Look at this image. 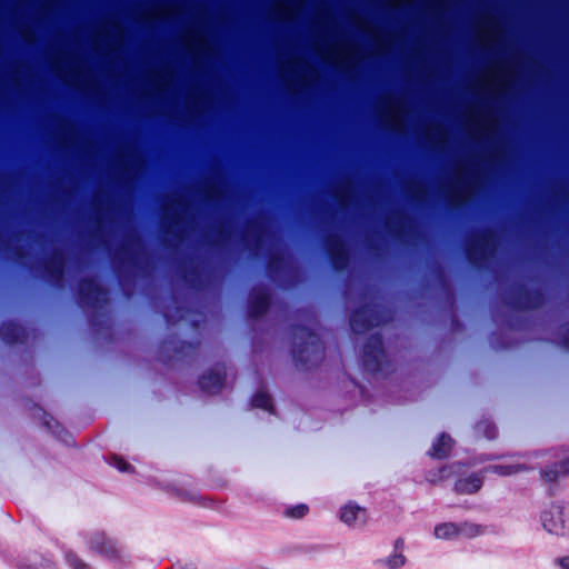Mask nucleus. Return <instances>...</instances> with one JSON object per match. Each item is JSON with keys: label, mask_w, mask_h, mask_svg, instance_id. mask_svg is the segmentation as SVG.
<instances>
[{"label": "nucleus", "mask_w": 569, "mask_h": 569, "mask_svg": "<svg viewBox=\"0 0 569 569\" xmlns=\"http://www.w3.org/2000/svg\"><path fill=\"white\" fill-rule=\"evenodd\" d=\"M251 406L254 408H260L267 410L269 412H273L272 399L269 393L264 391H258L251 400Z\"/></svg>", "instance_id": "b1692460"}, {"label": "nucleus", "mask_w": 569, "mask_h": 569, "mask_svg": "<svg viewBox=\"0 0 569 569\" xmlns=\"http://www.w3.org/2000/svg\"><path fill=\"white\" fill-rule=\"evenodd\" d=\"M226 379V367L217 363L212 369L203 373L199 379V387L208 393H218L222 388Z\"/></svg>", "instance_id": "9d476101"}, {"label": "nucleus", "mask_w": 569, "mask_h": 569, "mask_svg": "<svg viewBox=\"0 0 569 569\" xmlns=\"http://www.w3.org/2000/svg\"><path fill=\"white\" fill-rule=\"evenodd\" d=\"M458 537L475 538L485 532L483 527L471 522L457 523Z\"/></svg>", "instance_id": "5701e85b"}, {"label": "nucleus", "mask_w": 569, "mask_h": 569, "mask_svg": "<svg viewBox=\"0 0 569 569\" xmlns=\"http://www.w3.org/2000/svg\"><path fill=\"white\" fill-rule=\"evenodd\" d=\"M161 348L164 351H173L177 356H188L194 349L192 343L169 339L163 341Z\"/></svg>", "instance_id": "6ab92c4d"}, {"label": "nucleus", "mask_w": 569, "mask_h": 569, "mask_svg": "<svg viewBox=\"0 0 569 569\" xmlns=\"http://www.w3.org/2000/svg\"><path fill=\"white\" fill-rule=\"evenodd\" d=\"M43 269L49 280L56 287H62L64 276V259L60 253H53L43 261Z\"/></svg>", "instance_id": "ddd939ff"}, {"label": "nucleus", "mask_w": 569, "mask_h": 569, "mask_svg": "<svg viewBox=\"0 0 569 569\" xmlns=\"http://www.w3.org/2000/svg\"><path fill=\"white\" fill-rule=\"evenodd\" d=\"M164 317H166V320H167L168 323H172L173 322L172 316L169 312H166Z\"/></svg>", "instance_id": "a19ab883"}, {"label": "nucleus", "mask_w": 569, "mask_h": 569, "mask_svg": "<svg viewBox=\"0 0 569 569\" xmlns=\"http://www.w3.org/2000/svg\"><path fill=\"white\" fill-rule=\"evenodd\" d=\"M380 562L389 569H399L405 566L406 557L402 552H395L386 559L380 560Z\"/></svg>", "instance_id": "cd10ccee"}, {"label": "nucleus", "mask_w": 569, "mask_h": 569, "mask_svg": "<svg viewBox=\"0 0 569 569\" xmlns=\"http://www.w3.org/2000/svg\"><path fill=\"white\" fill-rule=\"evenodd\" d=\"M315 321L308 319V326L296 325L291 328L292 358L296 366L310 369L325 358V347L315 332Z\"/></svg>", "instance_id": "f257e3e1"}, {"label": "nucleus", "mask_w": 569, "mask_h": 569, "mask_svg": "<svg viewBox=\"0 0 569 569\" xmlns=\"http://www.w3.org/2000/svg\"><path fill=\"white\" fill-rule=\"evenodd\" d=\"M172 203L176 206L172 212H167L168 208L163 207L162 228L166 232L176 233L174 229L182 220L180 212L184 211V206L180 200H172Z\"/></svg>", "instance_id": "f3484780"}, {"label": "nucleus", "mask_w": 569, "mask_h": 569, "mask_svg": "<svg viewBox=\"0 0 569 569\" xmlns=\"http://www.w3.org/2000/svg\"><path fill=\"white\" fill-rule=\"evenodd\" d=\"M78 296L81 306L92 309H102L109 302L108 292L92 278H83L79 281Z\"/></svg>", "instance_id": "423d86ee"}, {"label": "nucleus", "mask_w": 569, "mask_h": 569, "mask_svg": "<svg viewBox=\"0 0 569 569\" xmlns=\"http://www.w3.org/2000/svg\"><path fill=\"white\" fill-rule=\"evenodd\" d=\"M345 191H346V186L345 184L339 186L337 189V192H336V197L338 199H340Z\"/></svg>", "instance_id": "58836bf2"}, {"label": "nucleus", "mask_w": 569, "mask_h": 569, "mask_svg": "<svg viewBox=\"0 0 569 569\" xmlns=\"http://www.w3.org/2000/svg\"><path fill=\"white\" fill-rule=\"evenodd\" d=\"M340 520L349 526H362L367 522V510L350 501L341 508Z\"/></svg>", "instance_id": "2eb2a0df"}, {"label": "nucleus", "mask_w": 569, "mask_h": 569, "mask_svg": "<svg viewBox=\"0 0 569 569\" xmlns=\"http://www.w3.org/2000/svg\"><path fill=\"white\" fill-rule=\"evenodd\" d=\"M140 243V240L137 236L132 237L131 239L128 240V242L121 248V251L126 252V253H129L130 251V248L133 246V244H139Z\"/></svg>", "instance_id": "f704fd0d"}, {"label": "nucleus", "mask_w": 569, "mask_h": 569, "mask_svg": "<svg viewBox=\"0 0 569 569\" xmlns=\"http://www.w3.org/2000/svg\"><path fill=\"white\" fill-rule=\"evenodd\" d=\"M0 337L9 345L22 342L27 338L26 329L13 321L2 322L0 326Z\"/></svg>", "instance_id": "dca6fc26"}, {"label": "nucleus", "mask_w": 569, "mask_h": 569, "mask_svg": "<svg viewBox=\"0 0 569 569\" xmlns=\"http://www.w3.org/2000/svg\"><path fill=\"white\" fill-rule=\"evenodd\" d=\"M393 547H395V552H401L405 547L403 538H401V537L397 538L395 540Z\"/></svg>", "instance_id": "e433bc0d"}, {"label": "nucleus", "mask_w": 569, "mask_h": 569, "mask_svg": "<svg viewBox=\"0 0 569 569\" xmlns=\"http://www.w3.org/2000/svg\"><path fill=\"white\" fill-rule=\"evenodd\" d=\"M420 191H421L420 189H418V188L416 189V192H415V194H413V196H415V198H419Z\"/></svg>", "instance_id": "37998d69"}, {"label": "nucleus", "mask_w": 569, "mask_h": 569, "mask_svg": "<svg viewBox=\"0 0 569 569\" xmlns=\"http://www.w3.org/2000/svg\"><path fill=\"white\" fill-rule=\"evenodd\" d=\"M542 480L548 485H555L560 479L569 476V458L563 457L540 470Z\"/></svg>", "instance_id": "f8f14e48"}, {"label": "nucleus", "mask_w": 569, "mask_h": 569, "mask_svg": "<svg viewBox=\"0 0 569 569\" xmlns=\"http://www.w3.org/2000/svg\"><path fill=\"white\" fill-rule=\"evenodd\" d=\"M485 471L473 472L465 478H460L455 483V491L459 495H472L478 492L485 481Z\"/></svg>", "instance_id": "4468645a"}, {"label": "nucleus", "mask_w": 569, "mask_h": 569, "mask_svg": "<svg viewBox=\"0 0 569 569\" xmlns=\"http://www.w3.org/2000/svg\"><path fill=\"white\" fill-rule=\"evenodd\" d=\"M308 506L307 505H298L293 508H290L288 511H287V516L288 517H291V518H302L303 516L307 515L308 512Z\"/></svg>", "instance_id": "2f4dec72"}, {"label": "nucleus", "mask_w": 569, "mask_h": 569, "mask_svg": "<svg viewBox=\"0 0 569 569\" xmlns=\"http://www.w3.org/2000/svg\"><path fill=\"white\" fill-rule=\"evenodd\" d=\"M177 313H178V319L181 320L184 318V310L182 308H177L176 309Z\"/></svg>", "instance_id": "ea45409f"}, {"label": "nucleus", "mask_w": 569, "mask_h": 569, "mask_svg": "<svg viewBox=\"0 0 569 569\" xmlns=\"http://www.w3.org/2000/svg\"><path fill=\"white\" fill-rule=\"evenodd\" d=\"M19 569H57L56 566L47 558L33 555L28 558L27 562L20 565Z\"/></svg>", "instance_id": "4be33fe9"}, {"label": "nucleus", "mask_w": 569, "mask_h": 569, "mask_svg": "<svg viewBox=\"0 0 569 569\" xmlns=\"http://www.w3.org/2000/svg\"><path fill=\"white\" fill-rule=\"evenodd\" d=\"M526 470H529L526 465H493L483 469L485 472H493L503 477Z\"/></svg>", "instance_id": "412c9836"}, {"label": "nucleus", "mask_w": 569, "mask_h": 569, "mask_svg": "<svg viewBox=\"0 0 569 569\" xmlns=\"http://www.w3.org/2000/svg\"><path fill=\"white\" fill-rule=\"evenodd\" d=\"M87 542L89 548L106 557L110 560H118L122 558V549L118 546L117 541L108 538L102 531H94L88 535Z\"/></svg>", "instance_id": "6e6552de"}, {"label": "nucleus", "mask_w": 569, "mask_h": 569, "mask_svg": "<svg viewBox=\"0 0 569 569\" xmlns=\"http://www.w3.org/2000/svg\"><path fill=\"white\" fill-rule=\"evenodd\" d=\"M389 320L387 311L378 305H365L353 310L350 316V327L353 333L361 335L373 327Z\"/></svg>", "instance_id": "f03ea898"}, {"label": "nucleus", "mask_w": 569, "mask_h": 569, "mask_svg": "<svg viewBox=\"0 0 569 569\" xmlns=\"http://www.w3.org/2000/svg\"><path fill=\"white\" fill-rule=\"evenodd\" d=\"M216 233L222 240H226L229 238V231L227 230V228H224V226L217 228Z\"/></svg>", "instance_id": "c9c22d12"}, {"label": "nucleus", "mask_w": 569, "mask_h": 569, "mask_svg": "<svg viewBox=\"0 0 569 569\" xmlns=\"http://www.w3.org/2000/svg\"><path fill=\"white\" fill-rule=\"evenodd\" d=\"M182 279L184 282L193 288L199 289L200 288V272L199 269L194 266L186 267L182 269Z\"/></svg>", "instance_id": "393cba45"}, {"label": "nucleus", "mask_w": 569, "mask_h": 569, "mask_svg": "<svg viewBox=\"0 0 569 569\" xmlns=\"http://www.w3.org/2000/svg\"><path fill=\"white\" fill-rule=\"evenodd\" d=\"M543 302L545 296L540 290L529 289L519 282L511 284L506 296V305L515 310H535Z\"/></svg>", "instance_id": "20e7f679"}, {"label": "nucleus", "mask_w": 569, "mask_h": 569, "mask_svg": "<svg viewBox=\"0 0 569 569\" xmlns=\"http://www.w3.org/2000/svg\"><path fill=\"white\" fill-rule=\"evenodd\" d=\"M453 446L452 438L447 433H441L432 443L428 455L436 459H445L449 456Z\"/></svg>", "instance_id": "a211bd4d"}, {"label": "nucleus", "mask_w": 569, "mask_h": 569, "mask_svg": "<svg viewBox=\"0 0 569 569\" xmlns=\"http://www.w3.org/2000/svg\"><path fill=\"white\" fill-rule=\"evenodd\" d=\"M283 258L279 254H271L267 260V271L271 278H274L277 273L283 268Z\"/></svg>", "instance_id": "bb28decb"}, {"label": "nucleus", "mask_w": 569, "mask_h": 569, "mask_svg": "<svg viewBox=\"0 0 569 569\" xmlns=\"http://www.w3.org/2000/svg\"><path fill=\"white\" fill-rule=\"evenodd\" d=\"M556 561L561 569H569V556L558 558Z\"/></svg>", "instance_id": "4c0bfd02"}, {"label": "nucleus", "mask_w": 569, "mask_h": 569, "mask_svg": "<svg viewBox=\"0 0 569 569\" xmlns=\"http://www.w3.org/2000/svg\"><path fill=\"white\" fill-rule=\"evenodd\" d=\"M204 194L208 199H214V198H218L219 196V190L216 186H209L206 190H204Z\"/></svg>", "instance_id": "473e14b6"}, {"label": "nucleus", "mask_w": 569, "mask_h": 569, "mask_svg": "<svg viewBox=\"0 0 569 569\" xmlns=\"http://www.w3.org/2000/svg\"><path fill=\"white\" fill-rule=\"evenodd\" d=\"M475 174L472 172H468L467 176L455 179L452 186L456 191H460L471 184L473 182Z\"/></svg>", "instance_id": "c756f323"}, {"label": "nucleus", "mask_w": 569, "mask_h": 569, "mask_svg": "<svg viewBox=\"0 0 569 569\" xmlns=\"http://www.w3.org/2000/svg\"><path fill=\"white\" fill-rule=\"evenodd\" d=\"M270 307V293L266 288H254L249 296L248 313L251 318H260Z\"/></svg>", "instance_id": "9b49d317"}, {"label": "nucleus", "mask_w": 569, "mask_h": 569, "mask_svg": "<svg viewBox=\"0 0 569 569\" xmlns=\"http://www.w3.org/2000/svg\"><path fill=\"white\" fill-rule=\"evenodd\" d=\"M492 243L493 236L491 231H480L467 240L465 246L466 257L472 264L480 266L487 259Z\"/></svg>", "instance_id": "0eeeda50"}, {"label": "nucleus", "mask_w": 569, "mask_h": 569, "mask_svg": "<svg viewBox=\"0 0 569 569\" xmlns=\"http://www.w3.org/2000/svg\"><path fill=\"white\" fill-rule=\"evenodd\" d=\"M476 430L478 433L482 435L489 440H492L497 437V428L489 420L479 421L476 426Z\"/></svg>", "instance_id": "a878e982"}, {"label": "nucleus", "mask_w": 569, "mask_h": 569, "mask_svg": "<svg viewBox=\"0 0 569 569\" xmlns=\"http://www.w3.org/2000/svg\"><path fill=\"white\" fill-rule=\"evenodd\" d=\"M325 248L336 270H343L348 267L349 254L339 236L328 234L325 239Z\"/></svg>", "instance_id": "1a4fd4ad"}, {"label": "nucleus", "mask_w": 569, "mask_h": 569, "mask_svg": "<svg viewBox=\"0 0 569 569\" xmlns=\"http://www.w3.org/2000/svg\"><path fill=\"white\" fill-rule=\"evenodd\" d=\"M64 558L66 562L71 569H92L87 562H84L72 551H67Z\"/></svg>", "instance_id": "c85d7f7f"}, {"label": "nucleus", "mask_w": 569, "mask_h": 569, "mask_svg": "<svg viewBox=\"0 0 569 569\" xmlns=\"http://www.w3.org/2000/svg\"><path fill=\"white\" fill-rule=\"evenodd\" d=\"M110 465L117 468L121 472H129L132 470V466L120 457L113 456L110 460Z\"/></svg>", "instance_id": "7c9ffc66"}, {"label": "nucleus", "mask_w": 569, "mask_h": 569, "mask_svg": "<svg viewBox=\"0 0 569 569\" xmlns=\"http://www.w3.org/2000/svg\"><path fill=\"white\" fill-rule=\"evenodd\" d=\"M542 527L549 533L565 536L569 533V502L557 501L541 512Z\"/></svg>", "instance_id": "39448f33"}, {"label": "nucleus", "mask_w": 569, "mask_h": 569, "mask_svg": "<svg viewBox=\"0 0 569 569\" xmlns=\"http://www.w3.org/2000/svg\"><path fill=\"white\" fill-rule=\"evenodd\" d=\"M561 345H562L566 349H569V323H567V325L563 327V332H562V336H561Z\"/></svg>", "instance_id": "72a5a7b5"}, {"label": "nucleus", "mask_w": 569, "mask_h": 569, "mask_svg": "<svg viewBox=\"0 0 569 569\" xmlns=\"http://www.w3.org/2000/svg\"><path fill=\"white\" fill-rule=\"evenodd\" d=\"M433 536L437 539L452 540L458 538L457 523L456 522H442L435 527Z\"/></svg>", "instance_id": "aec40b11"}, {"label": "nucleus", "mask_w": 569, "mask_h": 569, "mask_svg": "<svg viewBox=\"0 0 569 569\" xmlns=\"http://www.w3.org/2000/svg\"><path fill=\"white\" fill-rule=\"evenodd\" d=\"M132 160H133V158L130 154H128V161L132 162Z\"/></svg>", "instance_id": "c03bdc74"}, {"label": "nucleus", "mask_w": 569, "mask_h": 569, "mask_svg": "<svg viewBox=\"0 0 569 569\" xmlns=\"http://www.w3.org/2000/svg\"><path fill=\"white\" fill-rule=\"evenodd\" d=\"M51 421H53V419H52V418H50V421L46 420V426H47L49 429H52Z\"/></svg>", "instance_id": "79ce46f5"}, {"label": "nucleus", "mask_w": 569, "mask_h": 569, "mask_svg": "<svg viewBox=\"0 0 569 569\" xmlns=\"http://www.w3.org/2000/svg\"><path fill=\"white\" fill-rule=\"evenodd\" d=\"M361 363L363 369L371 373L388 371L389 362L386 358L381 335L373 333L367 339L362 349Z\"/></svg>", "instance_id": "7ed1b4c3"}]
</instances>
